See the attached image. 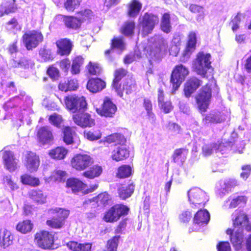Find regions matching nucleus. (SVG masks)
I'll return each mask as SVG.
<instances>
[{"label": "nucleus", "instance_id": "obj_1", "mask_svg": "<svg viewBox=\"0 0 251 251\" xmlns=\"http://www.w3.org/2000/svg\"><path fill=\"white\" fill-rule=\"evenodd\" d=\"M130 212V208L123 203H116L103 213L102 220L107 223H114L122 217L127 216Z\"/></svg>", "mask_w": 251, "mask_h": 251}, {"label": "nucleus", "instance_id": "obj_2", "mask_svg": "<svg viewBox=\"0 0 251 251\" xmlns=\"http://www.w3.org/2000/svg\"><path fill=\"white\" fill-rule=\"evenodd\" d=\"M168 47L167 43L163 38L158 39L152 45L146 46L144 50L149 56V62L151 66L154 63H158L162 58V51Z\"/></svg>", "mask_w": 251, "mask_h": 251}, {"label": "nucleus", "instance_id": "obj_3", "mask_svg": "<svg viewBox=\"0 0 251 251\" xmlns=\"http://www.w3.org/2000/svg\"><path fill=\"white\" fill-rule=\"evenodd\" d=\"M158 15L146 12L141 19H139V31L142 37H146L152 33L155 26L159 23Z\"/></svg>", "mask_w": 251, "mask_h": 251}, {"label": "nucleus", "instance_id": "obj_4", "mask_svg": "<svg viewBox=\"0 0 251 251\" xmlns=\"http://www.w3.org/2000/svg\"><path fill=\"white\" fill-rule=\"evenodd\" d=\"M54 215L48 219L46 225L51 229H59L63 228L68 218L70 211L65 209L56 207L50 210Z\"/></svg>", "mask_w": 251, "mask_h": 251}, {"label": "nucleus", "instance_id": "obj_5", "mask_svg": "<svg viewBox=\"0 0 251 251\" xmlns=\"http://www.w3.org/2000/svg\"><path fill=\"white\" fill-rule=\"evenodd\" d=\"M211 57L210 53H204L203 51L197 53L193 63V69L197 75L202 77H206L207 71L212 68Z\"/></svg>", "mask_w": 251, "mask_h": 251}, {"label": "nucleus", "instance_id": "obj_6", "mask_svg": "<svg viewBox=\"0 0 251 251\" xmlns=\"http://www.w3.org/2000/svg\"><path fill=\"white\" fill-rule=\"evenodd\" d=\"M34 241L37 247L42 250H52L54 246L55 235L51 231L41 230L34 234Z\"/></svg>", "mask_w": 251, "mask_h": 251}, {"label": "nucleus", "instance_id": "obj_7", "mask_svg": "<svg viewBox=\"0 0 251 251\" xmlns=\"http://www.w3.org/2000/svg\"><path fill=\"white\" fill-rule=\"evenodd\" d=\"M44 37L39 30H32L25 32L22 36V40L27 50H32L44 41Z\"/></svg>", "mask_w": 251, "mask_h": 251}, {"label": "nucleus", "instance_id": "obj_8", "mask_svg": "<svg viewBox=\"0 0 251 251\" xmlns=\"http://www.w3.org/2000/svg\"><path fill=\"white\" fill-rule=\"evenodd\" d=\"M211 98L212 89L209 84H206L202 87L200 92L195 97L198 109L201 113L207 111Z\"/></svg>", "mask_w": 251, "mask_h": 251}, {"label": "nucleus", "instance_id": "obj_9", "mask_svg": "<svg viewBox=\"0 0 251 251\" xmlns=\"http://www.w3.org/2000/svg\"><path fill=\"white\" fill-rule=\"evenodd\" d=\"M94 163V159L86 153H76L70 160L71 167L77 171L86 170Z\"/></svg>", "mask_w": 251, "mask_h": 251}, {"label": "nucleus", "instance_id": "obj_10", "mask_svg": "<svg viewBox=\"0 0 251 251\" xmlns=\"http://www.w3.org/2000/svg\"><path fill=\"white\" fill-rule=\"evenodd\" d=\"M189 74L188 69L182 64L175 66L170 77V82L172 84L173 89L176 90Z\"/></svg>", "mask_w": 251, "mask_h": 251}, {"label": "nucleus", "instance_id": "obj_11", "mask_svg": "<svg viewBox=\"0 0 251 251\" xmlns=\"http://www.w3.org/2000/svg\"><path fill=\"white\" fill-rule=\"evenodd\" d=\"M188 196L190 202L196 208L204 207L208 201L206 193L199 188H191L188 192Z\"/></svg>", "mask_w": 251, "mask_h": 251}, {"label": "nucleus", "instance_id": "obj_12", "mask_svg": "<svg viewBox=\"0 0 251 251\" xmlns=\"http://www.w3.org/2000/svg\"><path fill=\"white\" fill-rule=\"evenodd\" d=\"M64 102L66 108L74 112L86 109L87 103L84 96H78L76 95H70L65 97Z\"/></svg>", "mask_w": 251, "mask_h": 251}, {"label": "nucleus", "instance_id": "obj_13", "mask_svg": "<svg viewBox=\"0 0 251 251\" xmlns=\"http://www.w3.org/2000/svg\"><path fill=\"white\" fill-rule=\"evenodd\" d=\"M37 142L42 146L49 145L54 140V136L51 127L48 126H40L36 132Z\"/></svg>", "mask_w": 251, "mask_h": 251}, {"label": "nucleus", "instance_id": "obj_14", "mask_svg": "<svg viewBox=\"0 0 251 251\" xmlns=\"http://www.w3.org/2000/svg\"><path fill=\"white\" fill-rule=\"evenodd\" d=\"M23 162L26 169L30 173L36 172L40 164L39 156L32 151H26L23 157Z\"/></svg>", "mask_w": 251, "mask_h": 251}, {"label": "nucleus", "instance_id": "obj_15", "mask_svg": "<svg viewBox=\"0 0 251 251\" xmlns=\"http://www.w3.org/2000/svg\"><path fill=\"white\" fill-rule=\"evenodd\" d=\"M117 110V107L111 99L107 97L104 98L101 106L96 109L97 113L106 118H112Z\"/></svg>", "mask_w": 251, "mask_h": 251}, {"label": "nucleus", "instance_id": "obj_16", "mask_svg": "<svg viewBox=\"0 0 251 251\" xmlns=\"http://www.w3.org/2000/svg\"><path fill=\"white\" fill-rule=\"evenodd\" d=\"M227 118V115L223 111L211 110L203 115L201 122L204 126H208L209 124L222 123L225 122Z\"/></svg>", "mask_w": 251, "mask_h": 251}, {"label": "nucleus", "instance_id": "obj_17", "mask_svg": "<svg viewBox=\"0 0 251 251\" xmlns=\"http://www.w3.org/2000/svg\"><path fill=\"white\" fill-rule=\"evenodd\" d=\"M73 120L77 126L82 127H91L95 125V121L91 114L84 112H79L74 114Z\"/></svg>", "mask_w": 251, "mask_h": 251}, {"label": "nucleus", "instance_id": "obj_18", "mask_svg": "<svg viewBox=\"0 0 251 251\" xmlns=\"http://www.w3.org/2000/svg\"><path fill=\"white\" fill-rule=\"evenodd\" d=\"M1 152L3 164L6 169L10 172L15 171L18 168V160L16 158L14 152L4 149Z\"/></svg>", "mask_w": 251, "mask_h": 251}, {"label": "nucleus", "instance_id": "obj_19", "mask_svg": "<svg viewBox=\"0 0 251 251\" xmlns=\"http://www.w3.org/2000/svg\"><path fill=\"white\" fill-rule=\"evenodd\" d=\"M137 86L136 81L134 79H127L123 82L116 87L113 90L120 97H123L124 94L126 95H130L136 91Z\"/></svg>", "mask_w": 251, "mask_h": 251}, {"label": "nucleus", "instance_id": "obj_20", "mask_svg": "<svg viewBox=\"0 0 251 251\" xmlns=\"http://www.w3.org/2000/svg\"><path fill=\"white\" fill-rule=\"evenodd\" d=\"M202 81L197 77H190L184 84V96L187 98H189L202 85Z\"/></svg>", "mask_w": 251, "mask_h": 251}, {"label": "nucleus", "instance_id": "obj_21", "mask_svg": "<svg viewBox=\"0 0 251 251\" xmlns=\"http://www.w3.org/2000/svg\"><path fill=\"white\" fill-rule=\"evenodd\" d=\"M55 45L57 47L56 53L61 56H69L74 47L73 42L67 38L57 40L55 42Z\"/></svg>", "mask_w": 251, "mask_h": 251}, {"label": "nucleus", "instance_id": "obj_22", "mask_svg": "<svg viewBox=\"0 0 251 251\" xmlns=\"http://www.w3.org/2000/svg\"><path fill=\"white\" fill-rule=\"evenodd\" d=\"M112 201L110 195L106 191L101 192L96 197L87 200L83 202V205L88 206L94 202L98 207H105L109 205Z\"/></svg>", "mask_w": 251, "mask_h": 251}, {"label": "nucleus", "instance_id": "obj_23", "mask_svg": "<svg viewBox=\"0 0 251 251\" xmlns=\"http://www.w3.org/2000/svg\"><path fill=\"white\" fill-rule=\"evenodd\" d=\"M135 187V181L132 179L128 180L124 186L118 189L119 197L122 200L130 198L133 194Z\"/></svg>", "mask_w": 251, "mask_h": 251}, {"label": "nucleus", "instance_id": "obj_24", "mask_svg": "<svg viewBox=\"0 0 251 251\" xmlns=\"http://www.w3.org/2000/svg\"><path fill=\"white\" fill-rule=\"evenodd\" d=\"M129 147L126 144L118 146L112 151L111 158L116 162H120L127 159L130 156Z\"/></svg>", "mask_w": 251, "mask_h": 251}, {"label": "nucleus", "instance_id": "obj_25", "mask_svg": "<svg viewBox=\"0 0 251 251\" xmlns=\"http://www.w3.org/2000/svg\"><path fill=\"white\" fill-rule=\"evenodd\" d=\"M106 82L99 77L90 78L86 84V88L88 91L93 94L101 92L106 88Z\"/></svg>", "mask_w": 251, "mask_h": 251}, {"label": "nucleus", "instance_id": "obj_26", "mask_svg": "<svg viewBox=\"0 0 251 251\" xmlns=\"http://www.w3.org/2000/svg\"><path fill=\"white\" fill-rule=\"evenodd\" d=\"M226 233L229 236L230 241L234 249L239 251L242 248L244 241L243 232L235 231L234 229L228 228L226 230Z\"/></svg>", "mask_w": 251, "mask_h": 251}, {"label": "nucleus", "instance_id": "obj_27", "mask_svg": "<svg viewBox=\"0 0 251 251\" xmlns=\"http://www.w3.org/2000/svg\"><path fill=\"white\" fill-rule=\"evenodd\" d=\"M103 142L118 147L126 144L127 139L123 134L115 132L105 136L103 139Z\"/></svg>", "mask_w": 251, "mask_h": 251}, {"label": "nucleus", "instance_id": "obj_28", "mask_svg": "<svg viewBox=\"0 0 251 251\" xmlns=\"http://www.w3.org/2000/svg\"><path fill=\"white\" fill-rule=\"evenodd\" d=\"M86 187V184L76 177H70L66 181V187L71 190L73 193H77L82 191Z\"/></svg>", "mask_w": 251, "mask_h": 251}, {"label": "nucleus", "instance_id": "obj_29", "mask_svg": "<svg viewBox=\"0 0 251 251\" xmlns=\"http://www.w3.org/2000/svg\"><path fill=\"white\" fill-rule=\"evenodd\" d=\"M14 239V235L6 228H0V247L6 249L12 245Z\"/></svg>", "mask_w": 251, "mask_h": 251}, {"label": "nucleus", "instance_id": "obj_30", "mask_svg": "<svg viewBox=\"0 0 251 251\" xmlns=\"http://www.w3.org/2000/svg\"><path fill=\"white\" fill-rule=\"evenodd\" d=\"M58 89L62 92L74 91L78 89V80L74 78H68L67 80L60 81L58 85Z\"/></svg>", "mask_w": 251, "mask_h": 251}, {"label": "nucleus", "instance_id": "obj_31", "mask_svg": "<svg viewBox=\"0 0 251 251\" xmlns=\"http://www.w3.org/2000/svg\"><path fill=\"white\" fill-rule=\"evenodd\" d=\"M249 221L248 215L243 210L236 209L235 211L234 218L232 219L233 226L234 228L241 227L243 224Z\"/></svg>", "mask_w": 251, "mask_h": 251}, {"label": "nucleus", "instance_id": "obj_32", "mask_svg": "<svg viewBox=\"0 0 251 251\" xmlns=\"http://www.w3.org/2000/svg\"><path fill=\"white\" fill-rule=\"evenodd\" d=\"M63 21L65 26L68 29L75 30L81 27V21L76 17L63 15Z\"/></svg>", "mask_w": 251, "mask_h": 251}, {"label": "nucleus", "instance_id": "obj_33", "mask_svg": "<svg viewBox=\"0 0 251 251\" xmlns=\"http://www.w3.org/2000/svg\"><path fill=\"white\" fill-rule=\"evenodd\" d=\"M103 172L101 166L95 164L90 167L88 169L85 170L82 173V176L88 179H93L99 177Z\"/></svg>", "mask_w": 251, "mask_h": 251}, {"label": "nucleus", "instance_id": "obj_34", "mask_svg": "<svg viewBox=\"0 0 251 251\" xmlns=\"http://www.w3.org/2000/svg\"><path fill=\"white\" fill-rule=\"evenodd\" d=\"M134 173L133 167L129 165L123 164L119 166L116 173L117 178L123 179L131 176Z\"/></svg>", "mask_w": 251, "mask_h": 251}, {"label": "nucleus", "instance_id": "obj_35", "mask_svg": "<svg viewBox=\"0 0 251 251\" xmlns=\"http://www.w3.org/2000/svg\"><path fill=\"white\" fill-rule=\"evenodd\" d=\"M128 73L127 70L123 67L117 68L114 71L111 83L112 89L123 82L122 79L127 75Z\"/></svg>", "mask_w": 251, "mask_h": 251}, {"label": "nucleus", "instance_id": "obj_36", "mask_svg": "<svg viewBox=\"0 0 251 251\" xmlns=\"http://www.w3.org/2000/svg\"><path fill=\"white\" fill-rule=\"evenodd\" d=\"M142 8V4L138 0H131L128 4L127 15L129 17H137Z\"/></svg>", "mask_w": 251, "mask_h": 251}, {"label": "nucleus", "instance_id": "obj_37", "mask_svg": "<svg viewBox=\"0 0 251 251\" xmlns=\"http://www.w3.org/2000/svg\"><path fill=\"white\" fill-rule=\"evenodd\" d=\"M68 151L64 147L58 146L50 150L49 152V155L53 159L60 160L64 159Z\"/></svg>", "mask_w": 251, "mask_h": 251}, {"label": "nucleus", "instance_id": "obj_38", "mask_svg": "<svg viewBox=\"0 0 251 251\" xmlns=\"http://www.w3.org/2000/svg\"><path fill=\"white\" fill-rule=\"evenodd\" d=\"M29 198L33 201L39 204H43L47 201V196L41 190L33 189L28 194Z\"/></svg>", "mask_w": 251, "mask_h": 251}, {"label": "nucleus", "instance_id": "obj_39", "mask_svg": "<svg viewBox=\"0 0 251 251\" xmlns=\"http://www.w3.org/2000/svg\"><path fill=\"white\" fill-rule=\"evenodd\" d=\"M62 140L66 145L74 143V136L75 132L72 127L69 126H65L62 128Z\"/></svg>", "mask_w": 251, "mask_h": 251}, {"label": "nucleus", "instance_id": "obj_40", "mask_svg": "<svg viewBox=\"0 0 251 251\" xmlns=\"http://www.w3.org/2000/svg\"><path fill=\"white\" fill-rule=\"evenodd\" d=\"M209 220L210 214L206 209H200L194 217V222L198 225L207 224Z\"/></svg>", "mask_w": 251, "mask_h": 251}, {"label": "nucleus", "instance_id": "obj_41", "mask_svg": "<svg viewBox=\"0 0 251 251\" xmlns=\"http://www.w3.org/2000/svg\"><path fill=\"white\" fill-rule=\"evenodd\" d=\"M92 245L90 243H78L75 241L67 243V247L72 251H91Z\"/></svg>", "mask_w": 251, "mask_h": 251}, {"label": "nucleus", "instance_id": "obj_42", "mask_svg": "<svg viewBox=\"0 0 251 251\" xmlns=\"http://www.w3.org/2000/svg\"><path fill=\"white\" fill-rule=\"evenodd\" d=\"M135 23L134 21H126L120 29V32L126 37H131L134 34Z\"/></svg>", "mask_w": 251, "mask_h": 251}, {"label": "nucleus", "instance_id": "obj_43", "mask_svg": "<svg viewBox=\"0 0 251 251\" xmlns=\"http://www.w3.org/2000/svg\"><path fill=\"white\" fill-rule=\"evenodd\" d=\"M20 180L23 184L33 187H36L40 185V181L39 178L28 174H24L21 175Z\"/></svg>", "mask_w": 251, "mask_h": 251}, {"label": "nucleus", "instance_id": "obj_44", "mask_svg": "<svg viewBox=\"0 0 251 251\" xmlns=\"http://www.w3.org/2000/svg\"><path fill=\"white\" fill-rule=\"evenodd\" d=\"M196 34L194 31H191L188 35V40L184 50L185 53L186 54L192 53L196 50Z\"/></svg>", "mask_w": 251, "mask_h": 251}, {"label": "nucleus", "instance_id": "obj_45", "mask_svg": "<svg viewBox=\"0 0 251 251\" xmlns=\"http://www.w3.org/2000/svg\"><path fill=\"white\" fill-rule=\"evenodd\" d=\"M160 29L165 33H169L172 30L171 16L169 12L164 13L161 18Z\"/></svg>", "mask_w": 251, "mask_h": 251}, {"label": "nucleus", "instance_id": "obj_46", "mask_svg": "<svg viewBox=\"0 0 251 251\" xmlns=\"http://www.w3.org/2000/svg\"><path fill=\"white\" fill-rule=\"evenodd\" d=\"M33 225L31 220L26 219L20 221L16 225V230L22 234L30 232L33 229Z\"/></svg>", "mask_w": 251, "mask_h": 251}, {"label": "nucleus", "instance_id": "obj_47", "mask_svg": "<svg viewBox=\"0 0 251 251\" xmlns=\"http://www.w3.org/2000/svg\"><path fill=\"white\" fill-rule=\"evenodd\" d=\"M120 238V235H115L108 239L102 251H118Z\"/></svg>", "mask_w": 251, "mask_h": 251}, {"label": "nucleus", "instance_id": "obj_48", "mask_svg": "<svg viewBox=\"0 0 251 251\" xmlns=\"http://www.w3.org/2000/svg\"><path fill=\"white\" fill-rule=\"evenodd\" d=\"M88 73L91 75H100L102 72L100 64L97 62L89 61L86 66Z\"/></svg>", "mask_w": 251, "mask_h": 251}, {"label": "nucleus", "instance_id": "obj_49", "mask_svg": "<svg viewBox=\"0 0 251 251\" xmlns=\"http://www.w3.org/2000/svg\"><path fill=\"white\" fill-rule=\"evenodd\" d=\"M68 174L66 171L55 169L52 171L50 178L54 182H64Z\"/></svg>", "mask_w": 251, "mask_h": 251}, {"label": "nucleus", "instance_id": "obj_50", "mask_svg": "<svg viewBox=\"0 0 251 251\" xmlns=\"http://www.w3.org/2000/svg\"><path fill=\"white\" fill-rule=\"evenodd\" d=\"M84 63V58L80 55L75 57L72 60L71 72L72 75H77L80 72V67Z\"/></svg>", "mask_w": 251, "mask_h": 251}, {"label": "nucleus", "instance_id": "obj_51", "mask_svg": "<svg viewBox=\"0 0 251 251\" xmlns=\"http://www.w3.org/2000/svg\"><path fill=\"white\" fill-rule=\"evenodd\" d=\"M84 137L90 141H97L100 139L102 136V133L100 129H92L84 131Z\"/></svg>", "mask_w": 251, "mask_h": 251}, {"label": "nucleus", "instance_id": "obj_52", "mask_svg": "<svg viewBox=\"0 0 251 251\" xmlns=\"http://www.w3.org/2000/svg\"><path fill=\"white\" fill-rule=\"evenodd\" d=\"M110 49L123 51L125 49V43L122 37H114L110 42Z\"/></svg>", "mask_w": 251, "mask_h": 251}, {"label": "nucleus", "instance_id": "obj_53", "mask_svg": "<svg viewBox=\"0 0 251 251\" xmlns=\"http://www.w3.org/2000/svg\"><path fill=\"white\" fill-rule=\"evenodd\" d=\"M248 201V198L243 195L237 196L230 201L229 204V208L230 209L235 208L242 205H246Z\"/></svg>", "mask_w": 251, "mask_h": 251}, {"label": "nucleus", "instance_id": "obj_54", "mask_svg": "<svg viewBox=\"0 0 251 251\" xmlns=\"http://www.w3.org/2000/svg\"><path fill=\"white\" fill-rule=\"evenodd\" d=\"M188 152V150L186 148H177L174 150V152L172 155V158L174 162L176 163L179 161H182V157L186 158L185 155H187Z\"/></svg>", "mask_w": 251, "mask_h": 251}, {"label": "nucleus", "instance_id": "obj_55", "mask_svg": "<svg viewBox=\"0 0 251 251\" xmlns=\"http://www.w3.org/2000/svg\"><path fill=\"white\" fill-rule=\"evenodd\" d=\"M76 14L79 16V19L81 21V23L87 21L90 22L92 18L94 16L93 11L89 9H84L77 11Z\"/></svg>", "mask_w": 251, "mask_h": 251}, {"label": "nucleus", "instance_id": "obj_56", "mask_svg": "<svg viewBox=\"0 0 251 251\" xmlns=\"http://www.w3.org/2000/svg\"><path fill=\"white\" fill-rule=\"evenodd\" d=\"M83 0H65L64 2V8L69 12H74L81 4Z\"/></svg>", "mask_w": 251, "mask_h": 251}, {"label": "nucleus", "instance_id": "obj_57", "mask_svg": "<svg viewBox=\"0 0 251 251\" xmlns=\"http://www.w3.org/2000/svg\"><path fill=\"white\" fill-rule=\"evenodd\" d=\"M48 120L49 123L51 125L57 128H60L64 122V119L62 115L58 114L57 113H53L50 115L49 117Z\"/></svg>", "mask_w": 251, "mask_h": 251}, {"label": "nucleus", "instance_id": "obj_58", "mask_svg": "<svg viewBox=\"0 0 251 251\" xmlns=\"http://www.w3.org/2000/svg\"><path fill=\"white\" fill-rule=\"evenodd\" d=\"M17 6L16 4V0H10L6 2L5 10L3 12L0 11V17L4 14H9L11 13H14L17 10Z\"/></svg>", "mask_w": 251, "mask_h": 251}, {"label": "nucleus", "instance_id": "obj_59", "mask_svg": "<svg viewBox=\"0 0 251 251\" xmlns=\"http://www.w3.org/2000/svg\"><path fill=\"white\" fill-rule=\"evenodd\" d=\"M39 54L41 58L45 62L53 60L54 56L50 49L42 48L39 51Z\"/></svg>", "mask_w": 251, "mask_h": 251}, {"label": "nucleus", "instance_id": "obj_60", "mask_svg": "<svg viewBox=\"0 0 251 251\" xmlns=\"http://www.w3.org/2000/svg\"><path fill=\"white\" fill-rule=\"evenodd\" d=\"M158 106L160 109L164 113L168 114L171 112L173 109L174 106L171 100L163 101L158 103Z\"/></svg>", "mask_w": 251, "mask_h": 251}, {"label": "nucleus", "instance_id": "obj_61", "mask_svg": "<svg viewBox=\"0 0 251 251\" xmlns=\"http://www.w3.org/2000/svg\"><path fill=\"white\" fill-rule=\"evenodd\" d=\"M189 10L192 13L198 14L197 20L203 19L204 13L203 6L198 4H191L189 6Z\"/></svg>", "mask_w": 251, "mask_h": 251}, {"label": "nucleus", "instance_id": "obj_62", "mask_svg": "<svg viewBox=\"0 0 251 251\" xmlns=\"http://www.w3.org/2000/svg\"><path fill=\"white\" fill-rule=\"evenodd\" d=\"M241 14L239 12L237 13L236 15L229 23V25L231 26V29L233 32H236L240 27V24L241 21Z\"/></svg>", "mask_w": 251, "mask_h": 251}, {"label": "nucleus", "instance_id": "obj_63", "mask_svg": "<svg viewBox=\"0 0 251 251\" xmlns=\"http://www.w3.org/2000/svg\"><path fill=\"white\" fill-rule=\"evenodd\" d=\"M47 74L53 80H57L60 77V72L54 65H50L47 70Z\"/></svg>", "mask_w": 251, "mask_h": 251}, {"label": "nucleus", "instance_id": "obj_64", "mask_svg": "<svg viewBox=\"0 0 251 251\" xmlns=\"http://www.w3.org/2000/svg\"><path fill=\"white\" fill-rule=\"evenodd\" d=\"M3 182L4 184L8 185L10 187L11 191H15L19 188V186L12 179L11 176H4Z\"/></svg>", "mask_w": 251, "mask_h": 251}]
</instances>
